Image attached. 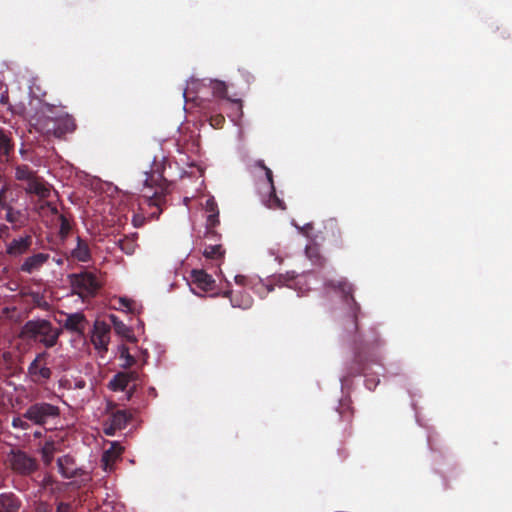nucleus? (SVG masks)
I'll use <instances>...</instances> for the list:
<instances>
[{
    "instance_id": "1",
    "label": "nucleus",
    "mask_w": 512,
    "mask_h": 512,
    "mask_svg": "<svg viewBox=\"0 0 512 512\" xmlns=\"http://www.w3.org/2000/svg\"><path fill=\"white\" fill-rule=\"evenodd\" d=\"M324 287L336 293H339L347 305L350 306L352 312L351 325L354 333V357L352 362L347 366L346 377H354L362 374L367 369L368 355H371L376 347L380 345V340L377 336L370 340L358 334L357 317L360 311V306L356 302L353 293L354 288L346 278L329 279L324 282Z\"/></svg>"
},
{
    "instance_id": "2",
    "label": "nucleus",
    "mask_w": 512,
    "mask_h": 512,
    "mask_svg": "<svg viewBox=\"0 0 512 512\" xmlns=\"http://www.w3.org/2000/svg\"><path fill=\"white\" fill-rule=\"evenodd\" d=\"M153 183H157V190L151 197H146L144 202L139 204L137 210L129 209L126 206L117 208L116 212H110L113 218L106 220L107 224H126L129 220L132 224H144L158 220L162 213L161 205L165 201L168 185L160 175L157 180L154 179V176L146 178V186L152 187Z\"/></svg>"
},
{
    "instance_id": "3",
    "label": "nucleus",
    "mask_w": 512,
    "mask_h": 512,
    "mask_svg": "<svg viewBox=\"0 0 512 512\" xmlns=\"http://www.w3.org/2000/svg\"><path fill=\"white\" fill-rule=\"evenodd\" d=\"M61 106V103L50 104L41 100V113L34 122L35 129L48 139H63L67 134L72 133L76 129V123L72 116L68 114L53 117L54 108Z\"/></svg>"
},
{
    "instance_id": "4",
    "label": "nucleus",
    "mask_w": 512,
    "mask_h": 512,
    "mask_svg": "<svg viewBox=\"0 0 512 512\" xmlns=\"http://www.w3.org/2000/svg\"><path fill=\"white\" fill-rule=\"evenodd\" d=\"M25 190L29 194L39 197L37 211L42 218L44 224H70V219L59 212L57 206L46 199L51 195V186L37 175L25 186Z\"/></svg>"
},
{
    "instance_id": "5",
    "label": "nucleus",
    "mask_w": 512,
    "mask_h": 512,
    "mask_svg": "<svg viewBox=\"0 0 512 512\" xmlns=\"http://www.w3.org/2000/svg\"><path fill=\"white\" fill-rule=\"evenodd\" d=\"M61 334V328L53 326L49 320L42 318L28 320L21 330L23 338L38 342L45 348L54 347Z\"/></svg>"
},
{
    "instance_id": "6",
    "label": "nucleus",
    "mask_w": 512,
    "mask_h": 512,
    "mask_svg": "<svg viewBox=\"0 0 512 512\" xmlns=\"http://www.w3.org/2000/svg\"><path fill=\"white\" fill-rule=\"evenodd\" d=\"M69 278L73 291L83 299L95 296L101 288L97 276L89 271L71 274Z\"/></svg>"
},
{
    "instance_id": "7",
    "label": "nucleus",
    "mask_w": 512,
    "mask_h": 512,
    "mask_svg": "<svg viewBox=\"0 0 512 512\" xmlns=\"http://www.w3.org/2000/svg\"><path fill=\"white\" fill-rule=\"evenodd\" d=\"M298 232L310 239V243L305 247V254L314 266L324 267L325 257L320 253L319 245L324 241L322 232L314 233V226H296Z\"/></svg>"
},
{
    "instance_id": "8",
    "label": "nucleus",
    "mask_w": 512,
    "mask_h": 512,
    "mask_svg": "<svg viewBox=\"0 0 512 512\" xmlns=\"http://www.w3.org/2000/svg\"><path fill=\"white\" fill-rule=\"evenodd\" d=\"M60 415V408L47 402H36L31 404L23 414V418L35 425L44 426L51 419Z\"/></svg>"
},
{
    "instance_id": "9",
    "label": "nucleus",
    "mask_w": 512,
    "mask_h": 512,
    "mask_svg": "<svg viewBox=\"0 0 512 512\" xmlns=\"http://www.w3.org/2000/svg\"><path fill=\"white\" fill-rule=\"evenodd\" d=\"M12 201L13 191L0 174V220H6L10 223L22 221L23 214L12 205Z\"/></svg>"
},
{
    "instance_id": "10",
    "label": "nucleus",
    "mask_w": 512,
    "mask_h": 512,
    "mask_svg": "<svg viewBox=\"0 0 512 512\" xmlns=\"http://www.w3.org/2000/svg\"><path fill=\"white\" fill-rule=\"evenodd\" d=\"M9 462L11 469L22 476L31 475L38 469L37 460L22 450L11 451Z\"/></svg>"
},
{
    "instance_id": "11",
    "label": "nucleus",
    "mask_w": 512,
    "mask_h": 512,
    "mask_svg": "<svg viewBox=\"0 0 512 512\" xmlns=\"http://www.w3.org/2000/svg\"><path fill=\"white\" fill-rule=\"evenodd\" d=\"M296 278L294 271L286 272L284 274H277L269 277L266 282L259 280L252 288L261 297H265L267 294L274 290V286H287L292 287L291 282Z\"/></svg>"
},
{
    "instance_id": "12",
    "label": "nucleus",
    "mask_w": 512,
    "mask_h": 512,
    "mask_svg": "<svg viewBox=\"0 0 512 512\" xmlns=\"http://www.w3.org/2000/svg\"><path fill=\"white\" fill-rule=\"evenodd\" d=\"M47 352L37 354L35 359L28 366V375L35 384L42 385L52 376V371L46 366Z\"/></svg>"
},
{
    "instance_id": "13",
    "label": "nucleus",
    "mask_w": 512,
    "mask_h": 512,
    "mask_svg": "<svg viewBox=\"0 0 512 512\" xmlns=\"http://www.w3.org/2000/svg\"><path fill=\"white\" fill-rule=\"evenodd\" d=\"M110 341V327L104 322L96 321L91 335V342L99 354L103 355L108 350Z\"/></svg>"
},
{
    "instance_id": "14",
    "label": "nucleus",
    "mask_w": 512,
    "mask_h": 512,
    "mask_svg": "<svg viewBox=\"0 0 512 512\" xmlns=\"http://www.w3.org/2000/svg\"><path fill=\"white\" fill-rule=\"evenodd\" d=\"M87 320L83 313L77 312L68 314L63 322V328L69 332L83 335L86 328Z\"/></svg>"
},
{
    "instance_id": "15",
    "label": "nucleus",
    "mask_w": 512,
    "mask_h": 512,
    "mask_svg": "<svg viewBox=\"0 0 512 512\" xmlns=\"http://www.w3.org/2000/svg\"><path fill=\"white\" fill-rule=\"evenodd\" d=\"M124 448L118 443L113 442L109 449L104 451L102 455V467L105 471H111L115 462L121 457Z\"/></svg>"
},
{
    "instance_id": "16",
    "label": "nucleus",
    "mask_w": 512,
    "mask_h": 512,
    "mask_svg": "<svg viewBox=\"0 0 512 512\" xmlns=\"http://www.w3.org/2000/svg\"><path fill=\"white\" fill-rule=\"evenodd\" d=\"M49 260V254L47 253H37L30 257H27L22 265L20 266V270L22 272L31 274L37 270H39L47 261Z\"/></svg>"
},
{
    "instance_id": "17",
    "label": "nucleus",
    "mask_w": 512,
    "mask_h": 512,
    "mask_svg": "<svg viewBox=\"0 0 512 512\" xmlns=\"http://www.w3.org/2000/svg\"><path fill=\"white\" fill-rule=\"evenodd\" d=\"M59 472L64 478H74L79 474L75 459L71 455H64L57 460Z\"/></svg>"
},
{
    "instance_id": "18",
    "label": "nucleus",
    "mask_w": 512,
    "mask_h": 512,
    "mask_svg": "<svg viewBox=\"0 0 512 512\" xmlns=\"http://www.w3.org/2000/svg\"><path fill=\"white\" fill-rule=\"evenodd\" d=\"M192 283L203 292L211 291L215 280L204 270L194 269L191 272Z\"/></svg>"
},
{
    "instance_id": "19",
    "label": "nucleus",
    "mask_w": 512,
    "mask_h": 512,
    "mask_svg": "<svg viewBox=\"0 0 512 512\" xmlns=\"http://www.w3.org/2000/svg\"><path fill=\"white\" fill-rule=\"evenodd\" d=\"M22 502L18 496L12 492L0 494V512H19Z\"/></svg>"
},
{
    "instance_id": "20",
    "label": "nucleus",
    "mask_w": 512,
    "mask_h": 512,
    "mask_svg": "<svg viewBox=\"0 0 512 512\" xmlns=\"http://www.w3.org/2000/svg\"><path fill=\"white\" fill-rule=\"evenodd\" d=\"M32 245L30 235L13 239L7 246V253L11 256H19L26 253Z\"/></svg>"
},
{
    "instance_id": "21",
    "label": "nucleus",
    "mask_w": 512,
    "mask_h": 512,
    "mask_svg": "<svg viewBox=\"0 0 512 512\" xmlns=\"http://www.w3.org/2000/svg\"><path fill=\"white\" fill-rule=\"evenodd\" d=\"M203 256L214 261L224 259L225 250L220 243H203Z\"/></svg>"
},
{
    "instance_id": "22",
    "label": "nucleus",
    "mask_w": 512,
    "mask_h": 512,
    "mask_svg": "<svg viewBox=\"0 0 512 512\" xmlns=\"http://www.w3.org/2000/svg\"><path fill=\"white\" fill-rule=\"evenodd\" d=\"M207 224H219V209L213 197H209L203 206Z\"/></svg>"
},
{
    "instance_id": "23",
    "label": "nucleus",
    "mask_w": 512,
    "mask_h": 512,
    "mask_svg": "<svg viewBox=\"0 0 512 512\" xmlns=\"http://www.w3.org/2000/svg\"><path fill=\"white\" fill-rule=\"evenodd\" d=\"M130 420L131 414L125 410H117L113 412L109 418V421L112 422V425H114V427L118 428L119 430L124 429Z\"/></svg>"
},
{
    "instance_id": "24",
    "label": "nucleus",
    "mask_w": 512,
    "mask_h": 512,
    "mask_svg": "<svg viewBox=\"0 0 512 512\" xmlns=\"http://www.w3.org/2000/svg\"><path fill=\"white\" fill-rule=\"evenodd\" d=\"M129 383V375L125 372H119L110 380L108 386L113 391H123Z\"/></svg>"
},
{
    "instance_id": "25",
    "label": "nucleus",
    "mask_w": 512,
    "mask_h": 512,
    "mask_svg": "<svg viewBox=\"0 0 512 512\" xmlns=\"http://www.w3.org/2000/svg\"><path fill=\"white\" fill-rule=\"evenodd\" d=\"M14 150L11 132L0 129V155L9 156Z\"/></svg>"
},
{
    "instance_id": "26",
    "label": "nucleus",
    "mask_w": 512,
    "mask_h": 512,
    "mask_svg": "<svg viewBox=\"0 0 512 512\" xmlns=\"http://www.w3.org/2000/svg\"><path fill=\"white\" fill-rule=\"evenodd\" d=\"M110 320L117 334L127 339L133 338L131 329L128 326H126L122 321H120L115 315H111Z\"/></svg>"
},
{
    "instance_id": "27",
    "label": "nucleus",
    "mask_w": 512,
    "mask_h": 512,
    "mask_svg": "<svg viewBox=\"0 0 512 512\" xmlns=\"http://www.w3.org/2000/svg\"><path fill=\"white\" fill-rule=\"evenodd\" d=\"M36 174L34 171L27 165H20L16 167L15 177L17 180L25 181L26 184L29 183Z\"/></svg>"
},
{
    "instance_id": "28",
    "label": "nucleus",
    "mask_w": 512,
    "mask_h": 512,
    "mask_svg": "<svg viewBox=\"0 0 512 512\" xmlns=\"http://www.w3.org/2000/svg\"><path fill=\"white\" fill-rule=\"evenodd\" d=\"M270 193L269 197L266 200L267 207L271 209H281L284 210L286 208L285 203L282 199H280L276 194L275 186L273 188H269Z\"/></svg>"
},
{
    "instance_id": "29",
    "label": "nucleus",
    "mask_w": 512,
    "mask_h": 512,
    "mask_svg": "<svg viewBox=\"0 0 512 512\" xmlns=\"http://www.w3.org/2000/svg\"><path fill=\"white\" fill-rule=\"evenodd\" d=\"M55 451L56 448L53 442H46L41 448L42 460L46 465L52 462Z\"/></svg>"
},
{
    "instance_id": "30",
    "label": "nucleus",
    "mask_w": 512,
    "mask_h": 512,
    "mask_svg": "<svg viewBox=\"0 0 512 512\" xmlns=\"http://www.w3.org/2000/svg\"><path fill=\"white\" fill-rule=\"evenodd\" d=\"M72 255L74 258L82 262H86L90 258L88 247L86 245H82L81 242H78V246L73 250Z\"/></svg>"
},
{
    "instance_id": "31",
    "label": "nucleus",
    "mask_w": 512,
    "mask_h": 512,
    "mask_svg": "<svg viewBox=\"0 0 512 512\" xmlns=\"http://www.w3.org/2000/svg\"><path fill=\"white\" fill-rule=\"evenodd\" d=\"M213 95L219 98L227 97V86L223 81L214 80L211 82Z\"/></svg>"
},
{
    "instance_id": "32",
    "label": "nucleus",
    "mask_w": 512,
    "mask_h": 512,
    "mask_svg": "<svg viewBox=\"0 0 512 512\" xmlns=\"http://www.w3.org/2000/svg\"><path fill=\"white\" fill-rule=\"evenodd\" d=\"M215 226H206L204 233V242L206 243H218L221 235L214 230Z\"/></svg>"
},
{
    "instance_id": "33",
    "label": "nucleus",
    "mask_w": 512,
    "mask_h": 512,
    "mask_svg": "<svg viewBox=\"0 0 512 512\" xmlns=\"http://www.w3.org/2000/svg\"><path fill=\"white\" fill-rule=\"evenodd\" d=\"M120 358L125 360L122 365L124 368H129L136 363L135 358L129 353L128 347L124 345L120 349Z\"/></svg>"
},
{
    "instance_id": "34",
    "label": "nucleus",
    "mask_w": 512,
    "mask_h": 512,
    "mask_svg": "<svg viewBox=\"0 0 512 512\" xmlns=\"http://www.w3.org/2000/svg\"><path fill=\"white\" fill-rule=\"evenodd\" d=\"M230 301L234 307H240L243 309H247L252 305V298L248 294L242 296L241 302H238L234 298H230Z\"/></svg>"
},
{
    "instance_id": "35",
    "label": "nucleus",
    "mask_w": 512,
    "mask_h": 512,
    "mask_svg": "<svg viewBox=\"0 0 512 512\" xmlns=\"http://www.w3.org/2000/svg\"><path fill=\"white\" fill-rule=\"evenodd\" d=\"M224 123H225V118L221 114H217V115L210 117V125L213 128L220 129L223 127Z\"/></svg>"
},
{
    "instance_id": "36",
    "label": "nucleus",
    "mask_w": 512,
    "mask_h": 512,
    "mask_svg": "<svg viewBox=\"0 0 512 512\" xmlns=\"http://www.w3.org/2000/svg\"><path fill=\"white\" fill-rule=\"evenodd\" d=\"M12 426H13V428L21 429V430H27L30 428L29 423L20 417L13 418Z\"/></svg>"
},
{
    "instance_id": "37",
    "label": "nucleus",
    "mask_w": 512,
    "mask_h": 512,
    "mask_svg": "<svg viewBox=\"0 0 512 512\" xmlns=\"http://www.w3.org/2000/svg\"><path fill=\"white\" fill-rule=\"evenodd\" d=\"M118 302H119V305L121 308H126L127 310H129L132 313L134 312L135 302L133 300L128 299V298H119Z\"/></svg>"
},
{
    "instance_id": "38",
    "label": "nucleus",
    "mask_w": 512,
    "mask_h": 512,
    "mask_svg": "<svg viewBox=\"0 0 512 512\" xmlns=\"http://www.w3.org/2000/svg\"><path fill=\"white\" fill-rule=\"evenodd\" d=\"M72 505L66 502H59L56 507V512H71Z\"/></svg>"
},
{
    "instance_id": "39",
    "label": "nucleus",
    "mask_w": 512,
    "mask_h": 512,
    "mask_svg": "<svg viewBox=\"0 0 512 512\" xmlns=\"http://www.w3.org/2000/svg\"><path fill=\"white\" fill-rule=\"evenodd\" d=\"M235 282H236V284L241 285V286L249 285V279L244 275H236Z\"/></svg>"
},
{
    "instance_id": "40",
    "label": "nucleus",
    "mask_w": 512,
    "mask_h": 512,
    "mask_svg": "<svg viewBox=\"0 0 512 512\" xmlns=\"http://www.w3.org/2000/svg\"><path fill=\"white\" fill-rule=\"evenodd\" d=\"M264 172H265V176L268 181V184H269V188H273L275 185H274L272 170L268 167L266 170H264Z\"/></svg>"
},
{
    "instance_id": "41",
    "label": "nucleus",
    "mask_w": 512,
    "mask_h": 512,
    "mask_svg": "<svg viewBox=\"0 0 512 512\" xmlns=\"http://www.w3.org/2000/svg\"><path fill=\"white\" fill-rule=\"evenodd\" d=\"M119 430L118 428L114 427V425H112V422L109 421V424L105 426L104 428V432L106 435L108 436H113L115 435L116 431Z\"/></svg>"
},
{
    "instance_id": "42",
    "label": "nucleus",
    "mask_w": 512,
    "mask_h": 512,
    "mask_svg": "<svg viewBox=\"0 0 512 512\" xmlns=\"http://www.w3.org/2000/svg\"><path fill=\"white\" fill-rule=\"evenodd\" d=\"M129 375V382H136L140 380V374L137 371L126 372Z\"/></svg>"
},
{
    "instance_id": "43",
    "label": "nucleus",
    "mask_w": 512,
    "mask_h": 512,
    "mask_svg": "<svg viewBox=\"0 0 512 512\" xmlns=\"http://www.w3.org/2000/svg\"><path fill=\"white\" fill-rule=\"evenodd\" d=\"M255 166L262 169L263 171L266 170L268 167L265 165L263 160H257L255 161Z\"/></svg>"
},
{
    "instance_id": "44",
    "label": "nucleus",
    "mask_w": 512,
    "mask_h": 512,
    "mask_svg": "<svg viewBox=\"0 0 512 512\" xmlns=\"http://www.w3.org/2000/svg\"><path fill=\"white\" fill-rule=\"evenodd\" d=\"M72 226H64V225H61L60 226V232L61 233H68L70 230H71Z\"/></svg>"
},
{
    "instance_id": "45",
    "label": "nucleus",
    "mask_w": 512,
    "mask_h": 512,
    "mask_svg": "<svg viewBox=\"0 0 512 512\" xmlns=\"http://www.w3.org/2000/svg\"><path fill=\"white\" fill-rule=\"evenodd\" d=\"M7 98H8L7 96H4V95H3V96L1 97V100H0V101H1V103H2V104H5V103H6Z\"/></svg>"
},
{
    "instance_id": "46",
    "label": "nucleus",
    "mask_w": 512,
    "mask_h": 512,
    "mask_svg": "<svg viewBox=\"0 0 512 512\" xmlns=\"http://www.w3.org/2000/svg\"><path fill=\"white\" fill-rule=\"evenodd\" d=\"M231 294H232V292H231V291H226V292L224 293V296H225V297H231Z\"/></svg>"
}]
</instances>
